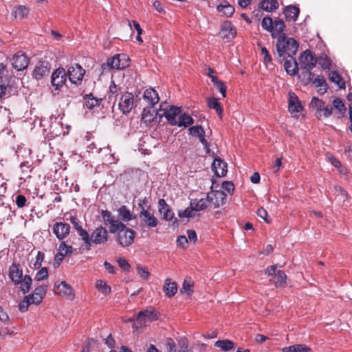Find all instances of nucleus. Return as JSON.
<instances>
[{
    "instance_id": "1",
    "label": "nucleus",
    "mask_w": 352,
    "mask_h": 352,
    "mask_svg": "<svg viewBox=\"0 0 352 352\" xmlns=\"http://www.w3.org/2000/svg\"><path fill=\"white\" fill-rule=\"evenodd\" d=\"M276 48L279 60L282 63L285 56H294L296 54L298 43L295 39L287 38L285 34H282L277 38Z\"/></svg>"
},
{
    "instance_id": "2",
    "label": "nucleus",
    "mask_w": 352,
    "mask_h": 352,
    "mask_svg": "<svg viewBox=\"0 0 352 352\" xmlns=\"http://www.w3.org/2000/svg\"><path fill=\"white\" fill-rule=\"evenodd\" d=\"M122 226L116 229V240L122 247H129L134 242L135 232L129 228L124 223Z\"/></svg>"
},
{
    "instance_id": "3",
    "label": "nucleus",
    "mask_w": 352,
    "mask_h": 352,
    "mask_svg": "<svg viewBox=\"0 0 352 352\" xmlns=\"http://www.w3.org/2000/svg\"><path fill=\"white\" fill-rule=\"evenodd\" d=\"M316 63L317 58L309 50L304 51L299 58L300 69L305 70L306 73H309V76H313L311 69L316 66Z\"/></svg>"
},
{
    "instance_id": "4",
    "label": "nucleus",
    "mask_w": 352,
    "mask_h": 352,
    "mask_svg": "<svg viewBox=\"0 0 352 352\" xmlns=\"http://www.w3.org/2000/svg\"><path fill=\"white\" fill-rule=\"evenodd\" d=\"M158 319V312L153 308L140 311L133 324V328L138 329L146 326L147 322H151Z\"/></svg>"
},
{
    "instance_id": "5",
    "label": "nucleus",
    "mask_w": 352,
    "mask_h": 352,
    "mask_svg": "<svg viewBox=\"0 0 352 352\" xmlns=\"http://www.w3.org/2000/svg\"><path fill=\"white\" fill-rule=\"evenodd\" d=\"M265 274L272 276L270 280L276 287H283L286 285L287 276L282 270H276V265H271L265 270Z\"/></svg>"
},
{
    "instance_id": "6",
    "label": "nucleus",
    "mask_w": 352,
    "mask_h": 352,
    "mask_svg": "<svg viewBox=\"0 0 352 352\" xmlns=\"http://www.w3.org/2000/svg\"><path fill=\"white\" fill-rule=\"evenodd\" d=\"M85 74V69L78 63L69 66L67 72L69 81L77 86L81 85Z\"/></svg>"
},
{
    "instance_id": "7",
    "label": "nucleus",
    "mask_w": 352,
    "mask_h": 352,
    "mask_svg": "<svg viewBox=\"0 0 352 352\" xmlns=\"http://www.w3.org/2000/svg\"><path fill=\"white\" fill-rule=\"evenodd\" d=\"M54 291L63 298L73 300L75 298V293L72 287L65 281H57L54 283Z\"/></svg>"
},
{
    "instance_id": "8",
    "label": "nucleus",
    "mask_w": 352,
    "mask_h": 352,
    "mask_svg": "<svg viewBox=\"0 0 352 352\" xmlns=\"http://www.w3.org/2000/svg\"><path fill=\"white\" fill-rule=\"evenodd\" d=\"M135 99L132 93L125 91L120 97L118 106L123 114H129L134 107Z\"/></svg>"
},
{
    "instance_id": "9",
    "label": "nucleus",
    "mask_w": 352,
    "mask_h": 352,
    "mask_svg": "<svg viewBox=\"0 0 352 352\" xmlns=\"http://www.w3.org/2000/svg\"><path fill=\"white\" fill-rule=\"evenodd\" d=\"M109 239V234L107 230L100 226L96 228L90 235V247L91 244L100 245L105 243Z\"/></svg>"
},
{
    "instance_id": "10",
    "label": "nucleus",
    "mask_w": 352,
    "mask_h": 352,
    "mask_svg": "<svg viewBox=\"0 0 352 352\" xmlns=\"http://www.w3.org/2000/svg\"><path fill=\"white\" fill-rule=\"evenodd\" d=\"M67 72L63 67H58L55 69L51 76L52 85L55 90H59L65 85L67 80Z\"/></svg>"
},
{
    "instance_id": "11",
    "label": "nucleus",
    "mask_w": 352,
    "mask_h": 352,
    "mask_svg": "<svg viewBox=\"0 0 352 352\" xmlns=\"http://www.w3.org/2000/svg\"><path fill=\"white\" fill-rule=\"evenodd\" d=\"M140 226H146L148 228L156 227L158 224L157 218L151 213L148 209L142 208L139 214Z\"/></svg>"
},
{
    "instance_id": "12",
    "label": "nucleus",
    "mask_w": 352,
    "mask_h": 352,
    "mask_svg": "<svg viewBox=\"0 0 352 352\" xmlns=\"http://www.w3.org/2000/svg\"><path fill=\"white\" fill-rule=\"evenodd\" d=\"M164 104H161L160 111H162V116H164L168 121L169 124L172 126H176L178 120H176V117L181 113V108L175 106H170L169 109L163 107Z\"/></svg>"
},
{
    "instance_id": "13",
    "label": "nucleus",
    "mask_w": 352,
    "mask_h": 352,
    "mask_svg": "<svg viewBox=\"0 0 352 352\" xmlns=\"http://www.w3.org/2000/svg\"><path fill=\"white\" fill-rule=\"evenodd\" d=\"M100 214L105 226H109V232L111 234H116V229H118V226H122V225L123 222L120 221L118 219H116L111 212L109 210H102Z\"/></svg>"
},
{
    "instance_id": "14",
    "label": "nucleus",
    "mask_w": 352,
    "mask_h": 352,
    "mask_svg": "<svg viewBox=\"0 0 352 352\" xmlns=\"http://www.w3.org/2000/svg\"><path fill=\"white\" fill-rule=\"evenodd\" d=\"M209 204L217 208L226 204L227 195L223 190L211 191L207 194Z\"/></svg>"
},
{
    "instance_id": "15",
    "label": "nucleus",
    "mask_w": 352,
    "mask_h": 352,
    "mask_svg": "<svg viewBox=\"0 0 352 352\" xmlns=\"http://www.w3.org/2000/svg\"><path fill=\"white\" fill-rule=\"evenodd\" d=\"M129 58L124 54H116L107 60V65L111 69H123L129 65Z\"/></svg>"
},
{
    "instance_id": "16",
    "label": "nucleus",
    "mask_w": 352,
    "mask_h": 352,
    "mask_svg": "<svg viewBox=\"0 0 352 352\" xmlns=\"http://www.w3.org/2000/svg\"><path fill=\"white\" fill-rule=\"evenodd\" d=\"M29 64V58L25 53L19 52L14 54L12 60L13 67L17 71H23Z\"/></svg>"
},
{
    "instance_id": "17",
    "label": "nucleus",
    "mask_w": 352,
    "mask_h": 352,
    "mask_svg": "<svg viewBox=\"0 0 352 352\" xmlns=\"http://www.w3.org/2000/svg\"><path fill=\"white\" fill-rule=\"evenodd\" d=\"M50 64L47 61H39L35 66L32 76L34 78L40 80L49 75Z\"/></svg>"
},
{
    "instance_id": "18",
    "label": "nucleus",
    "mask_w": 352,
    "mask_h": 352,
    "mask_svg": "<svg viewBox=\"0 0 352 352\" xmlns=\"http://www.w3.org/2000/svg\"><path fill=\"white\" fill-rule=\"evenodd\" d=\"M53 232L60 241L65 239L70 232V226L64 222H56L54 224Z\"/></svg>"
},
{
    "instance_id": "19",
    "label": "nucleus",
    "mask_w": 352,
    "mask_h": 352,
    "mask_svg": "<svg viewBox=\"0 0 352 352\" xmlns=\"http://www.w3.org/2000/svg\"><path fill=\"white\" fill-rule=\"evenodd\" d=\"M8 275L14 285H18L20 283L19 279L23 277V270L21 268L20 265L13 263L9 267Z\"/></svg>"
},
{
    "instance_id": "20",
    "label": "nucleus",
    "mask_w": 352,
    "mask_h": 352,
    "mask_svg": "<svg viewBox=\"0 0 352 352\" xmlns=\"http://www.w3.org/2000/svg\"><path fill=\"white\" fill-rule=\"evenodd\" d=\"M283 60H285L284 67L286 72L291 76L296 75L298 72V67L294 56H287Z\"/></svg>"
},
{
    "instance_id": "21",
    "label": "nucleus",
    "mask_w": 352,
    "mask_h": 352,
    "mask_svg": "<svg viewBox=\"0 0 352 352\" xmlns=\"http://www.w3.org/2000/svg\"><path fill=\"white\" fill-rule=\"evenodd\" d=\"M288 109L291 113H298L302 110V106L294 92L289 93Z\"/></svg>"
},
{
    "instance_id": "22",
    "label": "nucleus",
    "mask_w": 352,
    "mask_h": 352,
    "mask_svg": "<svg viewBox=\"0 0 352 352\" xmlns=\"http://www.w3.org/2000/svg\"><path fill=\"white\" fill-rule=\"evenodd\" d=\"M47 289V286L45 285H39L35 288L34 292L28 296H32L31 298L32 300V302H34V305H39L43 298L45 297Z\"/></svg>"
},
{
    "instance_id": "23",
    "label": "nucleus",
    "mask_w": 352,
    "mask_h": 352,
    "mask_svg": "<svg viewBox=\"0 0 352 352\" xmlns=\"http://www.w3.org/2000/svg\"><path fill=\"white\" fill-rule=\"evenodd\" d=\"M159 212L163 215V219L167 221H170L174 217V212L166 204L164 199H160L158 201Z\"/></svg>"
},
{
    "instance_id": "24",
    "label": "nucleus",
    "mask_w": 352,
    "mask_h": 352,
    "mask_svg": "<svg viewBox=\"0 0 352 352\" xmlns=\"http://www.w3.org/2000/svg\"><path fill=\"white\" fill-rule=\"evenodd\" d=\"M333 111L334 110V116L337 119L344 117L346 113V108L340 98H335L332 102Z\"/></svg>"
},
{
    "instance_id": "25",
    "label": "nucleus",
    "mask_w": 352,
    "mask_h": 352,
    "mask_svg": "<svg viewBox=\"0 0 352 352\" xmlns=\"http://www.w3.org/2000/svg\"><path fill=\"white\" fill-rule=\"evenodd\" d=\"M212 169L218 177H223L227 173V164L220 158H215L212 164Z\"/></svg>"
},
{
    "instance_id": "26",
    "label": "nucleus",
    "mask_w": 352,
    "mask_h": 352,
    "mask_svg": "<svg viewBox=\"0 0 352 352\" xmlns=\"http://www.w3.org/2000/svg\"><path fill=\"white\" fill-rule=\"evenodd\" d=\"M221 34L223 38L227 41H230L236 36V31L235 28L230 22L225 23L221 30Z\"/></svg>"
},
{
    "instance_id": "27",
    "label": "nucleus",
    "mask_w": 352,
    "mask_h": 352,
    "mask_svg": "<svg viewBox=\"0 0 352 352\" xmlns=\"http://www.w3.org/2000/svg\"><path fill=\"white\" fill-rule=\"evenodd\" d=\"M143 98L151 107H153L160 100L157 92L153 88L146 89Z\"/></svg>"
},
{
    "instance_id": "28",
    "label": "nucleus",
    "mask_w": 352,
    "mask_h": 352,
    "mask_svg": "<svg viewBox=\"0 0 352 352\" xmlns=\"http://www.w3.org/2000/svg\"><path fill=\"white\" fill-rule=\"evenodd\" d=\"M118 219L122 221V222H128L132 219H135L136 216H133L130 210L124 205L120 206L118 210Z\"/></svg>"
},
{
    "instance_id": "29",
    "label": "nucleus",
    "mask_w": 352,
    "mask_h": 352,
    "mask_svg": "<svg viewBox=\"0 0 352 352\" xmlns=\"http://www.w3.org/2000/svg\"><path fill=\"white\" fill-rule=\"evenodd\" d=\"M285 28V23L280 19H275L274 20L273 26L271 30L272 38H278L279 35L283 34V32Z\"/></svg>"
},
{
    "instance_id": "30",
    "label": "nucleus",
    "mask_w": 352,
    "mask_h": 352,
    "mask_svg": "<svg viewBox=\"0 0 352 352\" xmlns=\"http://www.w3.org/2000/svg\"><path fill=\"white\" fill-rule=\"evenodd\" d=\"M190 204L194 211L197 212L205 210L210 204L208 196L206 198L191 199Z\"/></svg>"
},
{
    "instance_id": "31",
    "label": "nucleus",
    "mask_w": 352,
    "mask_h": 352,
    "mask_svg": "<svg viewBox=\"0 0 352 352\" xmlns=\"http://www.w3.org/2000/svg\"><path fill=\"white\" fill-rule=\"evenodd\" d=\"M299 12V8L296 6H289L285 8L283 14L287 21H294L297 19Z\"/></svg>"
},
{
    "instance_id": "32",
    "label": "nucleus",
    "mask_w": 352,
    "mask_h": 352,
    "mask_svg": "<svg viewBox=\"0 0 352 352\" xmlns=\"http://www.w3.org/2000/svg\"><path fill=\"white\" fill-rule=\"evenodd\" d=\"M163 291L167 296L170 298L174 296L177 292L176 283L170 282V278L166 279L163 286Z\"/></svg>"
},
{
    "instance_id": "33",
    "label": "nucleus",
    "mask_w": 352,
    "mask_h": 352,
    "mask_svg": "<svg viewBox=\"0 0 352 352\" xmlns=\"http://www.w3.org/2000/svg\"><path fill=\"white\" fill-rule=\"evenodd\" d=\"M83 99L86 101L85 106L89 109H92L100 104L102 98L95 97L93 94H85Z\"/></svg>"
},
{
    "instance_id": "34",
    "label": "nucleus",
    "mask_w": 352,
    "mask_h": 352,
    "mask_svg": "<svg viewBox=\"0 0 352 352\" xmlns=\"http://www.w3.org/2000/svg\"><path fill=\"white\" fill-rule=\"evenodd\" d=\"M208 107L210 109H213L216 111L218 116L221 118L223 116V108L221 102L217 98H210L207 100Z\"/></svg>"
},
{
    "instance_id": "35",
    "label": "nucleus",
    "mask_w": 352,
    "mask_h": 352,
    "mask_svg": "<svg viewBox=\"0 0 352 352\" xmlns=\"http://www.w3.org/2000/svg\"><path fill=\"white\" fill-rule=\"evenodd\" d=\"M325 105L324 101L316 97H314L311 101V106L316 109L315 116L317 118L321 119V111Z\"/></svg>"
},
{
    "instance_id": "36",
    "label": "nucleus",
    "mask_w": 352,
    "mask_h": 352,
    "mask_svg": "<svg viewBox=\"0 0 352 352\" xmlns=\"http://www.w3.org/2000/svg\"><path fill=\"white\" fill-rule=\"evenodd\" d=\"M20 289L23 292V294H27L29 292L31 285L32 283V279L29 275H25L21 279H19Z\"/></svg>"
},
{
    "instance_id": "37",
    "label": "nucleus",
    "mask_w": 352,
    "mask_h": 352,
    "mask_svg": "<svg viewBox=\"0 0 352 352\" xmlns=\"http://www.w3.org/2000/svg\"><path fill=\"white\" fill-rule=\"evenodd\" d=\"M153 107H150L148 108H144L143 109L142 113V119L145 122H151L154 118H155L157 112L155 109L152 108Z\"/></svg>"
},
{
    "instance_id": "38",
    "label": "nucleus",
    "mask_w": 352,
    "mask_h": 352,
    "mask_svg": "<svg viewBox=\"0 0 352 352\" xmlns=\"http://www.w3.org/2000/svg\"><path fill=\"white\" fill-rule=\"evenodd\" d=\"M278 6V3L277 0H263L259 4L260 8L267 12H272L276 10Z\"/></svg>"
},
{
    "instance_id": "39",
    "label": "nucleus",
    "mask_w": 352,
    "mask_h": 352,
    "mask_svg": "<svg viewBox=\"0 0 352 352\" xmlns=\"http://www.w3.org/2000/svg\"><path fill=\"white\" fill-rule=\"evenodd\" d=\"M194 122V119L191 116L186 113H183L179 115L178 122L176 126H178L179 127H187L188 126L193 124Z\"/></svg>"
},
{
    "instance_id": "40",
    "label": "nucleus",
    "mask_w": 352,
    "mask_h": 352,
    "mask_svg": "<svg viewBox=\"0 0 352 352\" xmlns=\"http://www.w3.org/2000/svg\"><path fill=\"white\" fill-rule=\"evenodd\" d=\"M214 346L223 351H228L234 348V343L230 340H217L215 342Z\"/></svg>"
},
{
    "instance_id": "41",
    "label": "nucleus",
    "mask_w": 352,
    "mask_h": 352,
    "mask_svg": "<svg viewBox=\"0 0 352 352\" xmlns=\"http://www.w3.org/2000/svg\"><path fill=\"white\" fill-rule=\"evenodd\" d=\"M329 79L335 82L340 89L345 88V82L336 71H333L329 74Z\"/></svg>"
},
{
    "instance_id": "42",
    "label": "nucleus",
    "mask_w": 352,
    "mask_h": 352,
    "mask_svg": "<svg viewBox=\"0 0 352 352\" xmlns=\"http://www.w3.org/2000/svg\"><path fill=\"white\" fill-rule=\"evenodd\" d=\"M29 13L28 8L23 6H18L14 7L12 14L15 18L23 19Z\"/></svg>"
},
{
    "instance_id": "43",
    "label": "nucleus",
    "mask_w": 352,
    "mask_h": 352,
    "mask_svg": "<svg viewBox=\"0 0 352 352\" xmlns=\"http://www.w3.org/2000/svg\"><path fill=\"white\" fill-rule=\"evenodd\" d=\"M219 12L222 13L227 17L231 16L234 12V8L230 5H219L217 8Z\"/></svg>"
},
{
    "instance_id": "44",
    "label": "nucleus",
    "mask_w": 352,
    "mask_h": 352,
    "mask_svg": "<svg viewBox=\"0 0 352 352\" xmlns=\"http://www.w3.org/2000/svg\"><path fill=\"white\" fill-rule=\"evenodd\" d=\"M212 83L221 94L222 96L225 98L226 96L227 91V87L225 83L223 81L218 80L217 77H212Z\"/></svg>"
},
{
    "instance_id": "45",
    "label": "nucleus",
    "mask_w": 352,
    "mask_h": 352,
    "mask_svg": "<svg viewBox=\"0 0 352 352\" xmlns=\"http://www.w3.org/2000/svg\"><path fill=\"white\" fill-rule=\"evenodd\" d=\"M32 296H25L24 299L19 303V309L21 312H25L28 310V307L30 305H34V302H32L31 299Z\"/></svg>"
},
{
    "instance_id": "46",
    "label": "nucleus",
    "mask_w": 352,
    "mask_h": 352,
    "mask_svg": "<svg viewBox=\"0 0 352 352\" xmlns=\"http://www.w3.org/2000/svg\"><path fill=\"white\" fill-rule=\"evenodd\" d=\"M73 248L70 245H67L66 242L62 241L58 247V252L63 254V256H67L72 254Z\"/></svg>"
},
{
    "instance_id": "47",
    "label": "nucleus",
    "mask_w": 352,
    "mask_h": 352,
    "mask_svg": "<svg viewBox=\"0 0 352 352\" xmlns=\"http://www.w3.org/2000/svg\"><path fill=\"white\" fill-rule=\"evenodd\" d=\"M96 287L101 293L108 295L111 293V287L107 285V283L102 280H98L96 283Z\"/></svg>"
},
{
    "instance_id": "48",
    "label": "nucleus",
    "mask_w": 352,
    "mask_h": 352,
    "mask_svg": "<svg viewBox=\"0 0 352 352\" xmlns=\"http://www.w3.org/2000/svg\"><path fill=\"white\" fill-rule=\"evenodd\" d=\"M312 82L317 87H324L323 90L322 91V94L327 92V83L326 82V80L323 76H318L317 78L313 80Z\"/></svg>"
},
{
    "instance_id": "49",
    "label": "nucleus",
    "mask_w": 352,
    "mask_h": 352,
    "mask_svg": "<svg viewBox=\"0 0 352 352\" xmlns=\"http://www.w3.org/2000/svg\"><path fill=\"white\" fill-rule=\"evenodd\" d=\"M189 133L195 137H200L201 135H204L205 131L201 126L197 125L189 128Z\"/></svg>"
},
{
    "instance_id": "50",
    "label": "nucleus",
    "mask_w": 352,
    "mask_h": 352,
    "mask_svg": "<svg viewBox=\"0 0 352 352\" xmlns=\"http://www.w3.org/2000/svg\"><path fill=\"white\" fill-rule=\"evenodd\" d=\"M120 87H118L114 81H111V85L109 86V89L108 92V98L109 100H112L113 97H116L118 94L119 91L120 90Z\"/></svg>"
},
{
    "instance_id": "51",
    "label": "nucleus",
    "mask_w": 352,
    "mask_h": 352,
    "mask_svg": "<svg viewBox=\"0 0 352 352\" xmlns=\"http://www.w3.org/2000/svg\"><path fill=\"white\" fill-rule=\"evenodd\" d=\"M317 63L323 68V69H329L331 61L327 58V56H320L318 58H317Z\"/></svg>"
},
{
    "instance_id": "52",
    "label": "nucleus",
    "mask_w": 352,
    "mask_h": 352,
    "mask_svg": "<svg viewBox=\"0 0 352 352\" xmlns=\"http://www.w3.org/2000/svg\"><path fill=\"white\" fill-rule=\"evenodd\" d=\"M273 23L274 21L272 18L268 16L264 17L261 22V26L264 30L270 32L273 26Z\"/></svg>"
},
{
    "instance_id": "53",
    "label": "nucleus",
    "mask_w": 352,
    "mask_h": 352,
    "mask_svg": "<svg viewBox=\"0 0 352 352\" xmlns=\"http://www.w3.org/2000/svg\"><path fill=\"white\" fill-rule=\"evenodd\" d=\"M48 277V270L47 267H42L36 274L35 280L36 281H41L47 278Z\"/></svg>"
},
{
    "instance_id": "54",
    "label": "nucleus",
    "mask_w": 352,
    "mask_h": 352,
    "mask_svg": "<svg viewBox=\"0 0 352 352\" xmlns=\"http://www.w3.org/2000/svg\"><path fill=\"white\" fill-rule=\"evenodd\" d=\"M79 236H81L82 240L84 241L86 248L87 250H90V235L89 234L88 232L85 230V229H82L80 230V232H78Z\"/></svg>"
},
{
    "instance_id": "55",
    "label": "nucleus",
    "mask_w": 352,
    "mask_h": 352,
    "mask_svg": "<svg viewBox=\"0 0 352 352\" xmlns=\"http://www.w3.org/2000/svg\"><path fill=\"white\" fill-rule=\"evenodd\" d=\"M194 210L192 208V207L190 206L187 208H186L184 210H179L178 212V215L181 218H192L194 217L192 212Z\"/></svg>"
},
{
    "instance_id": "56",
    "label": "nucleus",
    "mask_w": 352,
    "mask_h": 352,
    "mask_svg": "<svg viewBox=\"0 0 352 352\" xmlns=\"http://www.w3.org/2000/svg\"><path fill=\"white\" fill-rule=\"evenodd\" d=\"M333 113V107L331 104H329L327 105H324L321 111V119L322 118H328Z\"/></svg>"
},
{
    "instance_id": "57",
    "label": "nucleus",
    "mask_w": 352,
    "mask_h": 352,
    "mask_svg": "<svg viewBox=\"0 0 352 352\" xmlns=\"http://www.w3.org/2000/svg\"><path fill=\"white\" fill-rule=\"evenodd\" d=\"M138 274L143 279L147 280L149 277L150 273L146 267H142L140 265L137 266Z\"/></svg>"
},
{
    "instance_id": "58",
    "label": "nucleus",
    "mask_w": 352,
    "mask_h": 352,
    "mask_svg": "<svg viewBox=\"0 0 352 352\" xmlns=\"http://www.w3.org/2000/svg\"><path fill=\"white\" fill-rule=\"evenodd\" d=\"M192 287L193 284L190 280H184L181 292H186L188 294L190 295L193 292L192 289Z\"/></svg>"
},
{
    "instance_id": "59",
    "label": "nucleus",
    "mask_w": 352,
    "mask_h": 352,
    "mask_svg": "<svg viewBox=\"0 0 352 352\" xmlns=\"http://www.w3.org/2000/svg\"><path fill=\"white\" fill-rule=\"evenodd\" d=\"M292 352H309L311 349L304 344H294L292 346Z\"/></svg>"
},
{
    "instance_id": "60",
    "label": "nucleus",
    "mask_w": 352,
    "mask_h": 352,
    "mask_svg": "<svg viewBox=\"0 0 352 352\" xmlns=\"http://www.w3.org/2000/svg\"><path fill=\"white\" fill-rule=\"evenodd\" d=\"M15 203L19 208H23L27 203L25 197L23 195H17L15 198Z\"/></svg>"
},
{
    "instance_id": "61",
    "label": "nucleus",
    "mask_w": 352,
    "mask_h": 352,
    "mask_svg": "<svg viewBox=\"0 0 352 352\" xmlns=\"http://www.w3.org/2000/svg\"><path fill=\"white\" fill-rule=\"evenodd\" d=\"M222 189L227 191L229 194H232L234 190V186L232 182H224L222 184Z\"/></svg>"
},
{
    "instance_id": "62",
    "label": "nucleus",
    "mask_w": 352,
    "mask_h": 352,
    "mask_svg": "<svg viewBox=\"0 0 352 352\" xmlns=\"http://www.w3.org/2000/svg\"><path fill=\"white\" fill-rule=\"evenodd\" d=\"M45 258V254L41 251L37 252V255L36 257V261L34 264L36 268H39L41 266L42 262L43 261Z\"/></svg>"
},
{
    "instance_id": "63",
    "label": "nucleus",
    "mask_w": 352,
    "mask_h": 352,
    "mask_svg": "<svg viewBox=\"0 0 352 352\" xmlns=\"http://www.w3.org/2000/svg\"><path fill=\"white\" fill-rule=\"evenodd\" d=\"M261 54L263 58V60L265 63H271L272 62V57L269 54L268 50L266 47H261Z\"/></svg>"
},
{
    "instance_id": "64",
    "label": "nucleus",
    "mask_w": 352,
    "mask_h": 352,
    "mask_svg": "<svg viewBox=\"0 0 352 352\" xmlns=\"http://www.w3.org/2000/svg\"><path fill=\"white\" fill-rule=\"evenodd\" d=\"M166 344L168 352H176V344L171 338H167Z\"/></svg>"
}]
</instances>
